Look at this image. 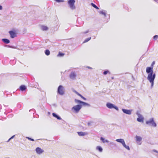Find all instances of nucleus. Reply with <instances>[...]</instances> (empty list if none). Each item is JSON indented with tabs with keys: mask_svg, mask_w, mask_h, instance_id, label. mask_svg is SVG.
Wrapping results in <instances>:
<instances>
[{
	"mask_svg": "<svg viewBox=\"0 0 158 158\" xmlns=\"http://www.w3.org/2000/svg\"><path fill=\"white\" fill-rule=\"evenodd\" d=\"M2 6L0 5V10H2Z\"/></svg>",
	"mask_w": 158,
	"mask_h": 158,
	"instance_id": "obj_39",
	"label": "nucleus"
},
{
	"mask_svg": "<svg viewBox=\"0 0 158 158\" xmlns=\"http://www.w3.org/2000/svg\"><path fill=\"white\" fill-rule=\"evenodd\" d=\"M111 78H112V79H114V77H112Z\"/></svg>",
	"mask_w": 158,
	"mask_h": 158,
	"instance_id": "obj_45",
	"label": "nucleus"
},
{
	"mask_svg": "<svg viewBox=\"0 0 158 158\" xmlns=\"http://www.w3.org/2000/svg\"><path fill=\"white\" fill-rule=\"evenodd\" d=\"M57 2H64V0H55Z\"/></svg>",
	"mask_w": 158,
	"mask_h": 158,
	"instance_id": "obj_31",
	"label": "nucleus"
},
{
	"mask_svg": "<svg viewBox=\"0 0 158 158\" xmlns=\"http://www.w3.org/2000/svg\"><path fill=\"white\" fill-rule=\"evenodd\" d=\"M108 73H109V71L108 70H107L104 71L103 73L104 75H105L107 74Z\"/></svg>",
	"mask_w": 158,
	"mask_h": 158,
	"instance_id": "obj_33",
	"label": "nucleus"
},
{
	"mask_svg": "<svg viewBox=\"0 0 158 158\" xmlns=\"http://www.w3.org/2000/svg\"><path fill=\"white\" fill-rule=\"evenodd\" d=\"M82 104L84 106H90V104H88V103H86V102H82Z\"/></svg>",
	"mask_w": 158,
	"mask_h": 158,
	"instance_id": "obj_28",
	"label": "nucleus"
},
{
	"mask_svg": "<svg viewBox=\"0 0 158 158\" xmlns=\"http://www.w3.org/2000/svg\"><path fill=\"white\" fill-rule=\"evenodd\" d=\"M20 89L22 91L25 90L26 89V87L24 85H21L20 87Z\"/></svg>",
	"mask_w": 158,
	"mask_h": 158,
	"instance_id": "obj_19",
	"label": "nucleus"
},
{
	"mask_svg": "<svg viewBox=\"0 0 158 158\" xmlns=\"http://www.w3.org/2000/svg\"><path fill=\"white\" fill-rule=\"evenodd\" d=\"M11 139H10V138L8 139V140L7 142H9L10 141V140Z\"/></svg>",
	"mask_w": 158,
	"mask_h": 158,
	"instance_id": "obj_42",
	"label": "nucleus"
},
{
	"mask_svg": "<svg viewBox=\"0 0 158 158\" xmlns=\"http://www.w3.org/2000/svg\"><path fill=\"white\" fill-rule=\"evenodd\" d=\"M106 106L109 109L114 108L117 111L118 110V107L111 103L108 102L106 104Z\"/></svg>",
	"mask_w": 158,
	"mask_h": 158,
	"instance_id": "obj_6",
	"label": "nucleus"
},
{
	"mask_svg": "<svg viewBox=\"0 0 158 158\" xmlns=\"http://www.w3.org/2000/svg\"><path fill=\"white\" fill-rule=\"evenodd\" d=\"M155 1L156 2H157L158 1V0H153Z\"/></svg>",
	"mask_w": 158,
	"mask_h": 158,
	"instance_id": "obj_41",
	"label": "nucleus"
},
{
	"mask_svg": "<svg viewBox=\"0 0 158 158\" xmlns=\"http://www.w3.org/2000/svg\"><path fill=\"white\" fill-rule=\"evenodd\" d=\"M82 108V106L81 105H77L74 106L72 108V110L73 112L77 113Z\"/></svg>",
	"mask_w": 158,
	"mask_h": 158,
	"instance_id": "obj_4",
	"label": "nucleus"
},
{
	"mask_svg": "<svg viewBox=\"0 0 158 158\" xmlns=\"http://www.w3.org/2000/svg\"><path fill=\"white\" fill-rule=\"evenodd\" d=\"M45 53L46 55L48 56L50 54V52L48 49H46L45 51Z\"/></svg>",
	"mask_w": 158,
	"mask_h": 158,
	"instance_id": "obj_24",
	"label": "nucleus"
},
{
	"mask_svg": "<svg viewBox=\"0 0 158 158\" xmlns=\"http://www.w3.org/2000/svg\"><path fill=\"white\" fill-rule=\"evenodd\" d=\"M135 140L138 144L140 145L141 144V143L140 142L142 141V138L141 137L136 135L135 136Z\"/></svg>",
	"mask_w": 158,
	"mask_h": 158,
	"instance_id": "obj_9",
	"label": "nucleus"
},
{
	"mask_svg": "<svg viewBox=\"0 0 158 158\" xmlns=\"http://www.w3.org/2000/svg\"><path fill=\"white\" fill-rule=\"evenodd\" d=\"M152 151L158 153V151L156 150L153 149V150Z\"/></svg>",
	"mask_w": 158,
	"mask_h": 158,
	"instance_id": "obj_37",
	"label": "nucleus"
},
{
	"mask_svg": "<svg viewBox=\"0 0 158 158\" xmlns=\"http://www.w3.org/2000/svg\"><path fill=\"white\" fill-rule=\"evenodd\" d=\"M41 29L43 31H47L48 30V28L46 26H41Z\"/></svg>",
	"mask_w": 158,
	"mask_h": 158,
	"instance_id": "obj_22",
	"label": "nucleus"
},
{
	"mask_svg": "<svg viewBox=\"0 0 158 158\" xmlns=\"http://www.w3.org/2000/svg\"><path fill=\"white\" fill-rule=\"evenodd\" d=\"M146 72L148 74L147 79L151 83V88H152L154 84V81L156 77V74L153 73L152 67H147L146 68Z\"/></svg>",
	"mask_w": 158,
	"mask_h": 158,
	"instance_id": "obj_1",
	"label": "nucleus"
},
{
	"mask_svg": "<svg viewBox=\"0 0 158 158\" xmlns=\"http://www.w3.org/2000/svg\"><path fill=\"white\" fill-rule=\"evenodd\" d=\"M91 5H92V6L94 8H96V9H99L98 7L96 5H95V4H94V3H91Z\"/></svg>",
	"mask_w": 158,
	"mask_h": 158,
	"instance_id": "obj_26",
	"label": "nucleus"
},
{
	"mask_svg": "<svg viewBox=\"0 0 158 158\" xmlns=\"http://www.w3.org/2000/svg\"><path fill=\"white\" fill-rule=\"evenodd\" d=\"M96 149L98 150V151L100 152H101L102 151V148L100 146H98L96 147Z\"/></svg>",
	"mask_w": 158,
	"mask_h": 158,
	"instance_id": "obj_23",
	"label": "nucleus"
},
{
	"mask_svg": "<svg viewBox=\"0 0 158 158\" xmlns=\"http://www.w3.org/2000/svg\"><path fill=\"white\" fill-rule=\"evenodd\" d=\"M11 139H10V138L8 139V140L7 142H9L10 141V140Z\"/></svg>",
	"mask_w": 158,
	"mask_h": 158,
	"instance_id": "obj_43",
	"label": "nucleus"
},
{
	"mask_svg": "<svg viewBox=\"0 0 158 158\" xmlns=\"http://www.w3.org/2000/svg\"><path fill=\"white\" fill-rule=\"evenodd\" d=\"M155 64V62L154 61H153L152 62V63L151 65V66L150 67H152V68H153V65Z\"/></svg>",
	"mask_w": 158,
	"mask_h": 158,
	"instance_id": "obj_35",
	"label": "nucleus"
},
{
	"mask_svg": "<svg viewBox=\"0 0 158 158\" xmlns=\"http://www.w3.org/2000/svg\"><path fill=\"white\" fill-rule=\"evenodd\" d=\"M87 68H88V69H92V68H91V67H89V66H87Z\"/></svg>",
	"mask_w": 158,
	"mask_h": 158,
	"instance_id": "obj_38",
	"label": "nucleus"
},
{
	"mask_svg": "<svg viewBox=\"0 0 158 158\" xmlns=\"http://www.w3.org/2000/svg\"><path fill=\"white\" fill-rule=\"evenodd\" d=\"M26 138L28 139L29 140L32 141H34V139H32L31 138H30L29 137H27Z\"/></svg>",
	"mask_w": 158,
	"mask_h": 158,
	"instance_id": "obj_34",
	"label": "nucleus"
},
{
	"mask_svg": "<svg viewBox=\"0 0 158 158\" xmlns=\"http://www.w3.org/2000/svg\"><path fill=\"white\" fill-rule=\"evenodd\" d=\"M122 145L124 148L128 150H130V147L126 145L125 142L122 144Z\"/></svg>",
	"mask_w": 158,
	"mask_h": 158,
	"instance_id": "obj_21",
	"label": "nucleus"
},
{
	"mask_svg": "<svg viewBox=\"0 0 158 158\" xmlns=\"http://www.w3.org/2000/svg\"><path fill=\"white\" fill-rule=\"evenodd\" d=\"M146 123L149 126H152L153 127H156L157 126L156 123L154 121L153 118H151L148 120L146 121Z\"/></svg>",
	"mask_w": 158,
	"mask_h": 158,
	"instance_id": "obj_2",
	"label": "nucleus"
},
{
	"mask_svg": "<svg viewBox=\"0 0 158 158\" xmlns=\"http://www.w3.org/2000/svg\"><path fill=\"white\" fill-rule=\"evenodd\" d=\"M15 136V135H13V136H12L11 138H10V139H13V138Z\"/></svg>",
	"mask_w": 158,
	"mask_h": 158,
	"instance_id": "obj_40",
	"label": "nucleus"
},
{
	"mask_svg": "<svg viewBox=\"0 0 158 158\" xmlns=\"http://www.w3.org/2000/svg\"><path fill=\"white\" fill-rule=\"evenodd\" d=\"M158 38V35H155L153 37V39L154 40H156Z\"/></svg>",
	"mask_w": 158,
	"mask_h": 158,
	"instance_id": "obj_32",
	"label": "nucleus"
},
{
	"mask_svg": "<svg viewBox=\"0 0 158 158\" xmlns=\"http://www.w3.org/2000/svg\"><path fill=\"white\" fill-rule=\"evenodd\" d=\"M75 102L77 103H79L80 104H82V101H81L80 100H77V99H75Z\"/></svg>",
	"mask_w": 158,
	"mask_h": 158,
	"instance_id": "obj_27",
	"label": "nucleus"
},
{
	"mask_svg": "<svg viewBox=\"0 0 158 158\" xmlns=\"http://www.w3.org/2000/svg\"><path fill=\"white\" fill-rule=\"evenodd\" d=\"M73 92H75L76 94H77L78 96H80L81 98H82L84 100H86V99L83 96H82L79 93L77 92L75 90H74Z\"/></svg>",
	"mask_w": 158,
	"mask_h": 158,
	"instance_id": "obj_15",
	"label": "nucleus"
},
{
	"mask_svg": "<svg viewBox=\"0 0 158 158\" xmlns=\"http://www.w3.org/2000/svg\"><path fill=\"white\" fill-rule=\"evenodd\" d=\"M64 55V54L63 53H61L60 52H59V53L57 55L58 56H62Z\"/></svg>",
	"mask_w": 158,
	"mask_h": 158,
	"instance_id": "obj_30",
	"label": "nucleus"
},
{
	"mask_svg": "<svg viewBox=\"0 0 158 158\" xmlns=\"http://www.w3.org/2000/svg\"><path fill=\"white\" fill-rule=\"evenodd\" d=\"M6 47H9V48H14L12 46H9V45H6Z\"/></svg>",
	"mask_w": 158,
	"mask_h": 158,
	"instance_id": "obj_36",
	"label": "nucleus"
},
{
	"mask_svg": "<svg viewBox=\"0 0 158 158\" xmlns=\"http://www.w3.org/2000/svg\"><path fill=\"white\" fill-rule=\"evenodd\" d=\"M100 139L101 140H102V141L103 143H108L109 142V141L107 140V139H105L103 138V137H101V138H100Z\"/></svg>",
	"mask_w": 158,
	"mask_h": 158,
	"instance_id": "obj_20",
	"label": "nucleus"
},
{
	"mask_svg": "<svg viewBox=\"0 0 158 158\" xmlns=\"http://www.w3.org/2000/svg\"><path fill=\"white\" fill-rule=\"evenodd\" d=\"M122 110L124 113H125L128 115H131V114L132 110H127L124 109H122Z\"/></svg>",
	"mask_w": 158,
	"mask_h": 158,
	"instance_id": "obj_10",
	"label": "nucleus"
},
{
	"mask_svg": "<svg viewBox=\"0 0 158 158\" xmlns=\"http://www.w3.org/2000/svg\"><path fill=\"white\" fill-rule=\"evenodd\" d=\"M9 33L10 35V37L12 38H14L16 36V34L15 32L13 31H9Z\"/></svg>",
	"mask_w": 158,
	"mask_h": 158,
	"instance_id": "obj_11",
	"label": "nucleus"
},
{
	"mask_svg": "<svg viewBox=\"0 0 158 158\" xmlns=\"http://www.w3.org/2000/svg\"><path fill=\"white\" fill-rule=\"evenodd\" d=\"M57 92L61 95H63L64 94V87L62 85H60L58 88Z\"/></svg>",
	"mask_w": 158,
	"mask_h": 158,
	"instance_id": "obj_3",
	"label": "nucleus"
},
{
	"mask_svg": "<svg viewBox=\"0 0 158 158\" xmlns=\"http://www.w3.org/2000/svg\"><path fill=\"white\" fill-rule=\"evenodd\" d=\"M2 41L4 43L6 44H9L10 42V41L8 39L6 38L2 39Z\"/></svg>",
	"mask_w": 158,
	"mask_h": 158,
	"instance_id": "obj_18",
	"label": "nucleus"
},
{
	"mask_svg": "<svg viewBox=\"0 0 158 158\" xmlns=\"http://www.w3.org/2000/svg\"><path fill=\"white\" fill-rule=\"evenodd\" d=\"M75 0H69L68 1V3L69 5L70 8L72 10L75 9V6H74L75 2Z\"/></svg>",
	"mask_w": 158,
	"mask_h": 158,
	"instance_id": "obj_5",
	"label": "nucleus"
},
{
	"mask_svg": "<svg viewBox=\"0 0 158 158\" xmlns=\"http://www.w3.org/2000/svg\"><path fill=\"white\" fill-rule=\"evenodd\" d=\"M53 116L57 118L58 120L61 119V118L59 116H58L55 113H53L52 114Z\"/></svg>",
	"mask_w": 158,
	"mask_h": 158,
	"instance_id": "obj_17",
	"label": "nucleus"
},
{
	"mask_svg": "<svg viewBox=\"0 0 158 158\" xmlns=\"http://www.w3.org/2000/svg\"><path fill=\"white\" fill-rule=\"evenodd\" d=\"M99 12L100 14L103 15L104 16V17H105L106 16V15L107 14V11L106 10H101L99 11Z\"/></svg>",
	"mask_w": 158,
	"mask_h": 158,
	"instance_id": "obj_13",
	"label": "nucleus"
},
{
	"mask_svg": "<svg viewBox=\"0 0 158 158\" xmlns=\"http://www.w3.org/2000/svg\"><path fill=\"white\" fill-rule=\"evenodd\" d=\"M108 16H109V18H110V15H108Z\"/></svg>",
	"mask_w": 158,
	"mask_h": 158,
	"instance_id": "obj_44",
	"label": "nucleus"
},
{
	"mask_svg": "<svg viewBox=\"0 0 158 158\" xmlns=\"http://www.w3.org/2000/svg\"><path fill=\"white\" fill-rule=\"evenodd\" d=\"M36 151L38 154H40L44 152V150L39 147H37L36 149Z\"/></svg>",
	"mask_w": 158,
	"mask_h": 158,
	"instance_id": "obj_12",
	"label": "nucleus"
},
{
	"mask_svg": "<svg viewBox=\"0 0 158 158\" xmlns=\"http://www.w3.org/2000/svg\"><path fill=\"white\" fill-rule=\"evenodd\" d=\"M77 134L80 136H84L88 134V133L87 132H83L82 131L78 132Z\"/></svg>",
	"mask_w": 158,
	"mask_h": 158,
	"instance_id": "obj_14",
	"label": "nucleus"
},
{
	"mask_svg": "<svg viewBox=\"0 0 158 158\" xmlns=\"http://www.w3.org/2000/svg\"><path fill=\"white\" fill-rule=\"evenodd\" d=\"M69 77L72 80H75L77 77L76 73L74 71H72L71 72L69 75Z\"/></svg>",
	"mask_w": 158,
	"mask_h": 158,
	"instance_id": "obj_8",
	"label": "nucleus"
},
{
	"mask_svg": "<svg viewBox=\"0 0 158 158\" xmlns=\"http://www.w3.org/2000/svg\"><path fill=\"white\" fill-rule=\"evenodd\" d=\"M91 37H90L88 38H87L83 42V43H85L86 42H88V41H89V40H90L91 39Z\"/></svg>",
	"mask_w": 158,
	"mask_h": 158,
	"instance_id": "obj_25",
	"label": "nucleus"
},
{
	"mask_svg": "<svg viewBox=\"0 0 158 158\" xmlns=\"http://www.w3.org/2000/svg\"><path fill=\"white\" fill-rule=\"evenodd\" d=\"M136 114L138 116V118L137 119V121L139 122H143L144 118L142 115L140 114L139 112L138 111H137Z\"/></svg>",
	"mask_w": 158,
	"mask_h": 158,
	"instance_id": "obj_7",
	"label": "nucleus"
},
{
	"mask_svg": "<svg viewBox=\"0 0 158 158\" xmlns=\"http://www.w3.org/2000/svg\"><path fill=\"white\" fill-rule=\"evenodd\" d=\"M89 30H87L85 31H83V32H81V34L83 35H84L85 34H86V33H88L89 32Z\"/></svg>",
	"mask_w": 158,
	"mask_h": 158,
	"instance_id": "obj_29",
	"label": "nucleus"
},
{
	"mask_svg": "<svg viewBox=\"0 0 158 158\" xmlns=\"http://www.w3.org/2000/svg\"><path fill=\"white\" fill-rule=\"evenodd\" d=\"M116 141L117 142L121 143L122 144L125 142L124 139H117L116 140Z\"/></svg>",
	"mask_w": 158,
	"mask_h": 158,
	"instance_id": "obj_16",
	"label": "nucleus"
}]
</instances>
